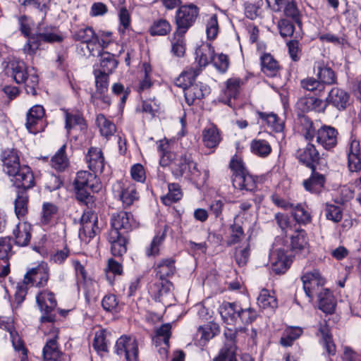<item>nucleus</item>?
<instances>
[{
    "label": "nucleus",
    "instance_id": "obj_22",
    "mask_svg": "<svg viewBox=\"0 0 361 361\" xmlns=\"http://www.w3.org/2000/svg\"><path fill=\"white\" fill-rule=\"evenodd\" d=\"M326 107V104L324 101L314 97H302L296 103V108L301 112H324Z\"/></svg>",
    "mask_w": 361,
    "mask_h": 361
},
{
    "label": "nucleus",
    "instance_id": "obj_26",
    "mask_svg": "<svg viewBox=\"0 0 361 361\" xmlns=\"http://www.w3.org/2000/svg\"><path fill=\"white\" fill-rule=\"evenodd\" d=\"M202 142L207 148H216L221 141L219 130L213 124L206 126L202 130Z\"/></svg>",
    "mask_w": 361,
    "mask_h": 361
},
{
    "label": "nucleus",
    "instance_id": "obj_23",
    "mask_svg": "<svg viewBox=\"0 0 361 361\" xmlns=\"http://www.w3.org/2000/svg\"><path fill=\"white\" fill-rule=\"evenodd\" d=\"M88 168L94 173H102L105 165L104 157L101 149L90 147L86 154Z\"/></svg>",
    "mask_w": 361,
    "mask_h": 361
},
{
    "label": "nucleus",
    "instance_id": "obj_41",
    "mask_svg": "<svg viewBox=\"0 0 361 361\" xmlns=\"http://www.w3.org/2000/svg\"><path fill=\"white\" fill-rule=\"evenodd\" d=\"M318 298L319 308L326 313H332L335 310L336 302L331 291L326 288L316 296Z\"/></svg>",
    "mask_w": 361,
    "mask_h": 361
},
{
    "label": "nucleus",
    "instance_id": "obj_53",
    "mask_svg": "<svg viewBox=\"0 0 361 361\" xmlns=\"http://www.w3.org/2000/svg\"><path fill=\"white\" fill-rule=\"evenodd\" d=\"M12 345L20 357V361H27V350L17 333L9 329Z\"/></svg>",
    "mask_w": 361,
    "mask_h": 361
},
{
    "label": "nucleus",
    "instance_id": "obj_18",
    "mask_svg": "<svg viewBox=\"0 0 361 361\" xmlns=\"http://www.w3.org/2000/svg\"><path fill=\"white\" fill-rule=\"evenodd\" d=\"M269 260L272 271L276 274L284 273L290 266V260L288 259L284 250L273 249L269 254Z\"/></svg>",
    "mask_w": 361,
    "mask_h": 361
},
{
    "label": "nucleus",
    "instance_id": "obj_56",
    "mask_svg": "<svg viewBox=\"0 0 361 361\" xmlns=\"http://www.w3.org/2000/svg\"><path fill=\"white\" fill-rule=\"evenodd\" d=\"M169 192L162 198V201L165 204H170L180 200L182 192L180 188L177 183H171L169 185Z\"/></svg>",
    "mask_w": 361,
    "mask_h": 361
},
{
    "label": "nucleus",
    "instance_id": "obj_30",
    "mask_svg": "<svg viewBox=\"0 0 361 361\" xmlns=\"http://www.w3.org/2000/svg\"><path fill=\"white\" fill-rule=\"evenodd\" d=\"M35 34L41 42L48 43L60 42L63 39L55 27H39Z\"/></svg>",
    "mask_w": 361,
    "mask_h": 361
},
{
    "label": "nucleus",
    "instance_id": "obj_38",
    "mask_svg": "<svg viewBox=\"0 0 361 361\" xmlns=\"http://www.w3.org/2000/svg\"><path fill=\"white\" fill-rule=\"evenodd\" d=\"M195 54L200 66H206L212 61L214 49L209 43L202 44L196 49Z\"/></svg>",
    "mask_w": 361,
    "mask_h": 361
},
{
    "label": "nucleus",
    "instance_id": "obj_14",
    "mask_svg": "<svg viewBox=\"0 0 361 361\" xmlns=\"http://www.w3.org/2000/svg\"><path fill=\"white\" fill-rule=\"evenodd\" d=\"M11 181L22 190L32 188L35 185V178L31 169L27 165H22L13 175L9 176Z\"/></svg>",
    "mask_w": 361,
    "mask_h": 361
},
{
    "label": "nucleus",
    "instance_id": "obj_31",
    "mask_svg": "<svg viewBox=\"0 0 361 361\" xmlns=\"http://www.w3.org/2000/svg\"><path fill=\"white\" fill-rule=\"evenodd\" d=\"M314 69L317 71V76L319 81L325 85H331L336 83L337 78L334 71L329 67L326 66L322 62H317Z\"/></svg>",
    "mask_w": 361,
    "mask_h": 361
},
{
    "label": "nucleus",
    "instance_id": "obj_46",
    "mask_svg": "<svg viewBox=\"0 0 361 361\" xmlns=\"http://www.w3.org/2000/svg\"><path fill=\"white\" fill-rule=\"evenodd\" d=\"M58 212V207L50 202H44L42 204L40 223L42 225H48L54 219Z\"/></svg>",
    "mask_w": 361,
    "mask_h": 361
},
{
    "label": "nucleus",
    "instance_id": "obj_37",
    "mask_svg": "<svg viewBox=\"0 0 361 361\" xmlns=\"http://www.w3.org/2000/svg\"><path fill=\"white\" fill-rule=\"evenodd\" d=\"M172 288L173 284L169 280L159 279L151 286L150 290L157 300L163 301V298L169 295Z\"/></svg>",
    "mask_w": 361,
    "mask_h": 361
},
{
    "label": "nucleus",
    "instance_id": "obj_25",
    "mask_svg": "<svg viewBox=\"0 0 361 361\" xmlns=\"http://www.w3.org/2000/svg\"><path fill=\"white\" fill-rule=\"evenodd\" d=\"M219 331V326L215 324H207L200 326L196 334L197 341H195V345L200 347L204 346Z\"/></svg>",
    "mask_w": 361,
    "mask_h": 361
},
{
    "label": "nucleus",
    "instance_id": "obj_43",
    "mask_svg": "<svg viewBox=\"0 0 361 361\" xmlns=\"http://www.w3.org/2000/svg\"><path fill=\"white\" fill-rule=\"evenodd\" d=\"M171 326L170 324H162L155 331L154 336L152 337V341L157 346L167 345L169 343V338L171 336Z\"/></svg>",
    "mask_w": 361,
    "mask_h": 361
},
{
    "label": "nucleus",
    "instance_id": "obj_6",
    "mask_svg": "<svg viewBox=\"0 0 361 361\" xmlns=\"http://www.w3.org/2000/svg\"><path fill=\"white\" fill-rule=\"evenodd\" d=\"M115 352L123 361H139L138 342L133 336H121L116 343Z\"/></svg>",
    "mask_w": 361,
    "mask_h": 361
},
{
    "label": "nucleus",
    "instance_id": "obj_60",
    "mask_svg": "<svg viewBox=\"0 0 361 361\" xmlns=\"http://www.w3.org/2000/svg\"><path fill=\"white\" fill-rule=\"evenodd\" d=\"M41 44V41L35 33L28 37V39L23 47V51L25 54L33 56Z\"/></svg>",
    "mask_w": 361,
    "mask_h": 361
},
{
    "label": "nucleus",
    "instance_id": "obj_21",
    "mask_svg": "<svg viewBox=\"0 0 361 361\" xmlns=\"http://www.w3.org/2000/svg\"><path fill=\"white\" fill-rule=\"evenodd\" d=\"M240 306L236 302H224L219 308V312L224 322L231 326L238 324Z\"/></svg>",
    "mask_w": 361,
    "mask_h": 361
},
{
    "label": "nucleus",
    "instance_id": "obj_35",
    "mask_svg": "<svg viewBox=\"0 0 361 361\" xmlns=\"http://www.w3.org/2000/svg\"><path fill=\"white\" fill-rule=\"evenodd\" d=\"M175 261L172 258L162 259L159 260L155 267L157 276L160 279H166L173 276L176 271Z\"/></svg>",
    "mask_w": 361,
    "mask_h": 361
},
{
    "label": "nucleus",
    "instance_id": "obj_9",
    "mask_svg": "<svg viewBox=\"0 0 361 361\" xmlns=\"http://www.w3.org/2000/svg\"><path fill=\"white\" fill-rule=\"evenodd\" d=\"M113 192L125 207L132 205L139 198L135 185L129 180L117 181L113 185Z\"/></svg>",
    "mask_w": 361,
    "mask_h": 361
},
{
    "label": "nucleus",
    "instance_id": "obj_2",
    "mask_svg": "<svg viewBox=\"0 0 361 361\" xmlns=\"http://www.w3.org/2000/svg\"><path fill=\"white\" fill-rule=\"evenodd\" d=\"M5 71L6 73L11 76L16 83H25L27 94H36L39 80L33 68L28 70L23 61L13 60L8 63Z\"/></svg>",
    "mask_w": 361,
    "mask_h": 361
},
{
    "label": "nucleus",
    "instance_id": "obj_3",
    "mask_svg": "<svg viewBox=\"0 0 361 361\" xmlns=\"http://www.w3.org/2000/svg\"><path fill=\"white\" fill-rule=\"evenodd\" d=\"M74 186L77 200L87 206L93 202L90 192H98L102 188V183L95 173L87 171L78 172L74 180Z\"/></svg>",
    "mask_w": 361,
    "mask_h": 361
},
{
    "label": "nucleus",
    "instance_id": "obj_48",
    "mask_svg": "<svg viewBox=\"0 0 361 361\" xmlns=\"http://www.w3.org/2000/svg\"><path fill=\"white\" fill-rule=\"evenodd\" d=\"M259 118L275 132H281L283 129V122L274 113L258 112Z\"/></svg>",
    "mask_w": 361,
    "mask_h": 361
},
{
    "label": "nucleus",
    "instance_id": "obj_59",
    "mask_svg": "<svg viewBox=\"0 0 361 361\" xmlns=\"http://www.w3.org/2000/svg\"><path fill=\"white\" fill-rule=\"evenodd\" d=\"M99 233V228L98 224H87L81 226L80 229L79 236L82 240H88L93 238L97 233Z\"/></svg>",
    "mask_w": 361,
    "mask_h": 361
},
{
    "label": "nucleus",
    "instance_id": "obj_36",
    "mask_svg": "<svg viewBox=\"0 0 361 361\" xmlns=\"http://www.w3.org/2000/svg\"><path fill=\"white\" fill-rule=\"evenodd\" d=\"M100 56V63L99 68H94V71H99L102 73L110 74L117 67L118 61L114 54L109 52H102Z\"/></svg>",
    "mask_w": 361,
    "mask_h": 361
},
{
    "label": "nucleus",
    "instance_id": "obj_33",
    "mask_svg": "<svg viewBox=\"0 0 361 361\" xmlns=\"http://www.w3.org/2000/svg\"><path fill=\"white\" fill-rule=\"evenodd\" d=\"M324 183V176L313 171L312 176L303 181V186L307 191L318 194L322 190Z\"/></svg>",
    "mask_w": 361,
    "mask_h": 361
},
{
    "label": "nucleus",
    "instance_id": "obj_27",
    "mask_svg": "<svg viewBox=\"0 0 361 361\" xmlns=\"http://www.w3.org/2000/svg\"><path fill=\"white\" fill-rule=\"evenodd\" d=\"M184 92L186 102L191 105L196 99H201L209 92L208 88L202 83H191L185 87Z\"/></svg>",
    "mask_w": 361,
    "mask_h": 361
},
{
    "label": "nucleus",
    "instance_id": "obj_11",
    "mask_svg": "<svg viewBox=\"0 0 361 361\" xmlns=\"http://www.w3.org/2000/svg\"><path fill=\"white\" fill-rule=\"evenodd\" d=\"M49 279V268L47 263L41 262L36 267L29 269L24 276L23 283L37 287H44Z\"/></svg>",
    "mask_w": 361,
    "mask_h": 361
},
{
    "label": "nucleus",
    "instance_id": "obj_24",
    "mask_svg": "<svg viewBox=\"0 0 361 361\" xmlns=\"http://www.w3.org/2000/svg\"><path fill=\"white\" fill-rule=\"evenodd\" d=\"M296 157L300 162L313 169L314 164L319 159V152L314 145L307 144L305 147L298 150Z\"/></svg>",
    "mask_w": 361,
    "mask_h": 361
},
{
    "label": "nucleus",
    "instance_id": "obj_13",
    "mask_svg": "<svg viewBox=\"0 0 361 361\" xmlns=\"http://www.w3.org/2000/svg\"><path fill=\"white\" fill-rule=\"evenodd\" d=\"M111 224L110 230H116V231L123 230V233L129 232L138 226L133 214L124 211L114 214L111 216Z\"/></svg>",
    "mask_w": 361,
    "mask_h": 361
},
{
    "label": "nucleus",
    "instance_id": "obj_58",
    "mask_svg": "<svg viewBox=\"0 0 361 361\" xmlns=\"http://www.w3.org/2000/svg\"><path fill=\"white\" fill-rule=\"evenodd\" d=\"M213 361H238L235 348L232 345L224 346L219 355L213 358Z\"/></svg>",
    "mask_w": 361,
    "mask_h": 361
},
{
    "label": "nucleus",
    "instance_id": "obj_62",
    "mask_svg": "<svg viewBox=\"0 0 361 361\" xmlns=\"http://www.w3.org/2000/svg\"><path fill=\"white\" fill-rule=\"evenodd\" d=\"M284 15L291 18L295 23H300V11L293 1L288 0V4L283 8Z\"/></svg>",
    "mask_w": 361,
    "mask_h": 361
},
{
    "label": "nucleus",
    "instance_id": "obj_40",
    "mask_svg": "<svg viewBox=\"0 0 361 361\" xmlns=\"http://www.w3.org/2000/svg\"><path fill=\"white\" fill-rule=\"evenodd\" d=\"M262 72L269 77H274L279 71L278 62L269 54H264L261 57Z\"/></svg>",
    "mask_w": 361,
    "mask_h": 361
},
{
    "label": "nucleus",
    "instance_id": "obj_10",
    "mask_svg": "<svg viewBox=\"0 0 361 361\" xmlns=\"http://www.w3.org/2000/svg\"><path fill=\"white\" fill-rule=\"evenodd\" d=\"M45 110L41 105L31 107L26 114V129L32 134L42 132L46 126L44 120Z\"/></svg>",
    "mask_w": 361,
    "mask_h": 361
},
{
    "label": "nucleus",
    "instance_id": "obj_1",
    "mask_svg": "<svg viewBox=\"0 0 361 361\" xmlns=\"http://www.w3.org/2000/svg\"><path fill=\"white\" fill-rule=\"evenodd\" d=\"M158 149L161 152L160 164L162 166H170L171 172L176 178H180L184 175L186 176L199 175L197 164L192 160L190 154L164 152L163 145H159Z\"/></svg>",
    "mask_w": 361,
    "mask_h": 361
},
{
    "label": "nucleus",
    "instance_id": "obj_16",
    "mask_svg": "<svg viewBox=\"0 0 361 361\" xmlns=\"http://www.w3.org/2000/svg\"><path fill=\"white\" fill-rule=\"evenodd\" d=\"M317 142L326 150L334 148L338 142V131L330 126H323L317 131Z\"/></svg>",
    "mask_w": 361,
    "mask_h": 361
},
{
    "label": "nucleus",
    "instance_id": "obj_61",
    "mask_svg": "<svg viewBox=\"0 0 361 361\" xmlns=\"http://www.w3.org/2000/svg\"><path fill=\"white\" fill-rule=\"evenodd\" d=\"M214 66L221 73H225L229 66L228 56L224 54H215L212 62Z\"/></svg>",
    "mask_w": 361,
    "mask_h": 361
},
{
    "label": "nucleus",
    "instance_id": "obj_57",
    "mask_svg": "<svg viewBox=\"0 0 361 361\" xmlns=\"http://www.w3.org/2000/svg\"><path fill=\"white\" fill-rule=\"evenodd\" d=\"M300 85L303 89L310 92L318 91L319 92H323L325 89V87L323 86V83L321 82L319 80L312 77L302 79L300 81Z\"/></svg>",
    "mask_w": 361,
    "mask_h": 361
},
{
    "label": "nucleus",
    "instance_id": "obj_51",
    "mask_svg": "<svg viewBox=\"0 0 361 361\" xmlns=\"http://www.w3.org/2000/svg\"><path fill=\"white\" fill-rule=\"evenodd\" d=\"M66 125L65 128L68 133L76 126H80V129L85 126L84 119L80 114L78 112H68L65 111Z\"/></svg>",
    "mask_w": 361,
    "mask_h": 361
},
{
    "label": "nucleus",
    "instance_id": "obj_55",
    "mask_svg": "<svg viewBox=\"0 0 361 361\" xmlns=\"http://www.w3.org/2000/svg\"><path fill=\"white\" fill-rule=\"evenodd\" d=\"M258 305L264 309H274L277 307V301L274 296L270 295L267 290H262L257 298Z\"/></svg>",
    "mask_w": 361,
    "mask_h": 361
},
{
    "label": "nucleus",
    "instance_id": "obj_29",
    "mask_svg": "<svg viewBox=\"0 0 361 361\" xmlns=\"http://www.w3.org/2000/svg\"><path fill=\"white\" fill-rule=\"evenodd\" d=\"M95 77L96 92L91 95V102L94 105H99L97 101L98 94H104L108 90L109 87V74L102 73L99 71H94Z\"/></svg>",
    "mask_w": 361,
    "mask_h": 361
},
{
    "label": "nucleus",
    "instance_id": "obj_4",
    "mask_svg": "<svg viewBox=\"0 0 361 361\" xmlns=\"http://www.w3.org/2000/svg\"><path fill=\"white\" fill-rule=\"evenodd\" d=\"M230 167L233 171L232 183L235 188L250 192L255 190V178L248 173L240 159L233 157L230 162Z\"/></svg>",
    "mask_w": 361,
    "mask_h": 361
},
{
    "label": "nucleus",
    "instance_id": "obj_44",
    "mask_svg": "<svg viewBox=\"0 0 361 361\" xmlns=\"http://www.w3.org/2000/svg\"><path fill=\"white\" fill-rule=\"evenodd\" d=\"M250 150L258 157H266L271 153V147L265 140L254 139L250 142Z\"/></svg>",
    "mask_w": 361,
    "mask_h": 361
},
{
    "label": "nucleus",
    "instance_id": "obj_5",
    "mask_svg": "<svg viewBox=\"0 0 361 361\" xmlns=\"http://www.w3.org/2000/svg\"><path fill=\"white\" fill-rule=\"evenodd\" d=\"M199 16V8L193 4L183 5L175 15L176 30L187 32Z\"/></svg>",
    "mask_w": 361,
    "mask_h": 361
},
{
    "label": "nucleus",
    "instance_id": "obj_47",
    "mask_svg": "<svg viewBox=\"0 0 361 361\" xmlns=\"http://www.w3.org/2000/svg\"><path fill=\"white\" fill-rule=\"evenodd\" d=\"M66 146L63 145L52 157L51 165L57 171H63L68 166V159L65 154Z\"/></svg>",
    "mask_w": 361,
    "mask_h": 361
},
{
    "label": "nucleus",
    "instance_id": "obj_39",
    "mask_svg": "<svg viewBox=\"0 0 361 361\" xmlns=\"http://www.w3.org/2000/svg\"><path fill=\"white\" fill-rule=\"evenodd\" d=\"M167 232L166 226L162 231H159L153 238L149 245L146 247L145 252L148 257H155L159 254L160 247L165 240Z\"/></svg>",
    "mask_w": 361,
    "mask_h": 361
},
{
    "label": "nucleus",
    "instance_id": "obj_8",
    "mask_svg": "<svg viewBox=\"0 0 361 361\" xmlns=\"http://www.w3.org/2000/svg\"><path fill=\"white\" fill-rule=\"evenodd\" d=\"M301 281L305 293L310 300L326 289L324 288L326 280L317 269L304 274L301 276Z\"/></svg>",
    "mask_w": 361,
    "mask_h": 361
},
{
    "label": "nucleus",
    "instance_id": "obj_54",
    "mask_svg": "<svg viewBox=\"0 0 361 361\" xmlns=\"http://www.w3.org/2000/svg\"><path fill=\"white\" fill-rule=\"evenodd\" d=\"M319 331L322 336L323 345L326 353L329 355H334L336 353V345L332 341V337L329 333V329L325 325H321Z\"/></svg>",
    "mask_w": 361,
    "mask_h": 361
},
{
    "label": "nucleus",
    "instance_id": "obj_17",
    "mask_svg": "<svg viewBox=\"0 0 361 361\" xmlns=\"http://www.w3.org/2000/svg\"><path fill=\"white\" fill-rule=\"evenodd\" d=\"M3 171L8 176L13 175L22 165L20 164V159L18 152L14 149H5L1 155Z\"/></svg>",
    "mask_w": 361,
    "mask_h": 361
},
{
    "label": "nucleus",
    "instance_id": "obj_12",
    "mask_svg": "<svg viewBox=\"0 0 361 361\" xmlns=\"http://www.w3.org/2000/svg\"><path fill=\"white\" fill-rule=\"evenodd\" d=\"M73 38L75 41L84 43L89 54L99 47L98 35L92 27L86 26L74 31Z\"/></svg>",
    "mask_w": 361,
    "mask_h": 361
},
{
    "label": "nucleus",
    "instance_id": "obj_15",
    "mask_svg": "<svg viewBox=\"0 0 361 361\" xmlns=\"http://www.w3.org/2000/svg\"><path fill=\"white\" fill-rule=\"evenodd\" d=\"M58 334V329L51 326L48 333L50 338L47 340L43 348L42 355L44 361H57L60 358L61 352L59 348L57 343Z\"/></svg>",
    "mask_w": 361,
    "mask_h": 361
},
{
    "label": "nucleus",
    "instance_id": "obj_7",
    "mask_svg": "<svg viewBox=\"0 0 361 361\" xmlns=\"http://www.w3.org/2000/svg\"><path fill=\"white\" fill-rule=\"evenodd\" d=\"M36 301L40 311L44 313L40 318L42 323H52L55 321L56 315L53 312L56 307L57 302L54 294L47 290L39 293L36 296Z\"/></svg>",
    "mask_w": 361,
    "mask_h": 361
},
{
    "label": "nucleus",
    "instance_id": "obj_42",
    "mask_svg": "<svg viewBox=\"0 0 361 361\" xmlns=\"http://www.w3.org/2000/svg\"><path fill=\"white\" fill-rule=\"evenodd\" d=\"M171 31L170 23L164 18L154 20L149 27V33L152 36H166Z\"/></svg>",
    "mask_w": 361,
    "mask_h": 361
},
{
    "label": "nucleus",
    "instance_id": "obj_63",
    "mask_svg": "<svg viewBox=\"0 0 361 361\" xmlns=\"http://www.w3.org/2000/svg\"><path fill=\"white\" fill-rule=\"evenodd\" d=\"M219 32V24L216 15H212L207 22L206 32L209 39H214L216 37Z\"/></svg>",
    "mask_w": 361,
    "mask_h": 361
},
{
    "label": "nucleus",
    "instance_id": "obj_64",
    "mask_svg": "<svg viewBox=\"0 0 361 361\" xmlns=\"http://www.w3.org/2000/svg\"><path fill=\"white\" fill-rule=\"evenodd\" d=\"M250 257V246L247 245L245 247H236L235 252V259L240 267L245 265Z\"/></svg>",
    "mask_w": 361,
    "mask_h": 361
},
{
    "label": "nucleus",
    "instance_id": "obj_45",
    "mask_svg": "<svg viewBox=\"0 0 361 361\" xmlns=\"http://www.w3.org/2000/svg\"><path fill=\"white\" fill-rule=\"evenodd\" d=\"M96 123L102 135L106 137L112 135L116 132V126L114 123L107 119L103 114H99L97 116Z\"/></svg>",
    "mask_w": 361,
    "mask_h": 361
},
{
    "label": "nucleus",
    "instance_id": "obj_34",
    "mask_svg": "<svg viewBox=\"0 0 361 361\" xmlns=\"http://www.w3.org/2000/svg\"><path fill=\"white\" fill-rule=\"evenodd\" d=\"M185 32L176 30L170 39L171 52L178 57L183 56L185 51Z\"/></svg>",
    "mask_w": 361,
    "mask_h": 361
},
{
    "label": "nucleus",
    "instance_id": "obj_32",
    "mask_svg": "<svg viewBox=\"0 0 361 361\" xmlns=\"http://www.w3.org/2000/svg\"><path fill=\"white\" fill-rule=\"evenodd\" d=\"M13 233L15 236L16 244L19 246H26L31 238V226L26 222L19 223Z\"/></svg>",
    "mask_w": 361,
    "mask_h": 361
},
{
    "label": "nucleus",
    "instance_id": "obj_52",
    "mask_svg": "<svg viewBox=\"0 0 361 361\" xmlns=\"http://www.w3.org/2000/svg\"><path fill=\"white\" fill-rule=\"evenodd\" d=\"M243 82L239 78H231L226 82V89L224 94L228 97L226 102L227 104L231 106V98L235 99L239 94L240 88Z\"/></svg>",
    "mask_w": 361,
    "mask_h": 361
},
{
    "label": "nucleus",
    "instance_id": "obj_28",
    "mask_svg": "<svg viewBox=\"0 0 361 361\" xmlns=\"http://www.w3.org/2000/svg\"><path fill=\"white\" fill-rule=\"evenodd\" d=\"M291 248L296 253L305 255L309 252V243L307 233L304 230H298L291 237Z\"/></svg>",
    "mask_w": 361,
    "mask_h": 361
},
{
    "label": "nucleus",
    "instance_id": "obj_19",
    "mask_svg": "<svg viewBox=\"0 0 361 361\" xmlns=\"http://www.w3.org/2000/svg\"><path fill=\"white\" fill-rule=\"evenodd\" d=\"M349 94L343 89L333 87L329 92L325 103L338 110H344L349 104Z\"/></svg>",
    "mask_w": 361,
    "mask_h": 361
},
{
    "label": "nucleus",
    "instance_id": "obj_20",
    "mask_svg": "<svg viewBox=\"0 0 361 361\" xmlns=\"http://www.w3.org/2000/svg\"><path fill=\"white\" fill-rule=\"evenodd\" d=\"M107 240L111 245V251L114 256L120 257L126 252V239L123 233L110 230L108 233Z\"/></svg>",
    "mask_w": 361,
    "mask_h": 361
},
{
    "label": "nucleus",
    "instance_id": "obj_49",
    "mask_svg": "<svg viewBox=\"0 0 361 361\" xmlns=\"http://www.w3.org/2000/svg\"><path fill=\"white\" fill-rule=\"evenodd\" d=\"M291 208L293 209V215L297 222L302 224H306L310 222V212L305 204H293V207Z\"/></svg>",
    "mask_w": 361,
    "mask_h": 361
},
{
    "label": "nucleus",
    "instance_id": "obj_50",
    "mask_svg": "<svg viewBox=\"0 0 361 361\" xmlns=\"http://www.w3.org/2000/svg\"><path fill=\"white\" fill-rule=\"evenodd\" d=\"M28 196L25 190L18 192L15 200V212L18 219L23 217L27 212Z\"/></svg>",
    "mask_w": 361,
    "mask_h": 361
}]
</instances>
